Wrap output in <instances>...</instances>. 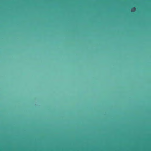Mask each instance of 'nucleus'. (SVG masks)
<instances>
[{"mask_svg":"<svg viewBox=\"0 0 151 151\" xmlns=\"http://www.w3.org/2000/svg\"><path fill=\"white\" fill-rule=\"evenodd\" d=\"M133 9H135V8H133Z\"/></svg>","mask_w":151,"mask_h":151,"instance_id":"1","label":"nucleus"}]
</instances>
